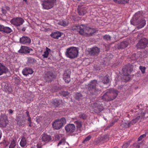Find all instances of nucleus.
I'll use <instances>...</instances> for the list:
<instances>
[{"label": "nucleus", "mask_w": 148, "mask_h": 148, "mask_svg": "<svg viewBox=\"0 0 148 148\" xmlns=\"http://www.w3.org/2000/svg\"><path fill=\"white\" fill-rule=\"evenodd\" d=\"M85 33L84 35L87 34L88 35H91L95 32L96 30L94 28H90L89 27H86L84 28Z\"/></svg>", "instance_id": "6ab92c4d"}, {"label": "nucleus", "mask_w": 148, "mask_h": 148, "mask_svg": "<svg viewBox=\"0 0 148 148\" xmlns=\"http://www.w3.org/2000/svg\"><path fill=\"white\" fill-rule=\"evenodd\" d=\"M91 136L89 135L85 138L84 140L83 141V143H84L85 141H87L89 140L91 138Z\"/></svg>", "instance_id": "a18cd8bd"}, {"label": "nucleus", "mask_w": 148, "mask_h": 148, "mask_svg": "<svg viewBox=\"0 0 148 148\" xmlns=\"http://www.w3.org/2000/svg\"><path fill=\"white\" fill-rule=\"evenodd\" d=\"M61 36V32L58 31L52 32L50 34L51 37L56 39H58Z\"/></svg>", "instance_id": "a878e982"}, {"label": "nucleus", "mask_w": 148, "mask_h": 148, "mask_svg": "<svg viewBox=\"0 0 148 148\" xmlns=\"http://www.w3.org/2000/svg\"><path fill=\"white\" fill-rule=\"evenodd\" d=\"M8 111L10 114L13 113V111L12 109H9L8 110Z\"/></svg>", "instance_id": "bf43d9fd"}, {"label": "nucleus", "mask_w": 148, "mask_h": 148, "mask_svg": "<svg viewBox=\"0 0 148 148\" xmlns=\"http://www.w3.org/2000/svg\"><path fill=\"white\" fill-rule=\"evenodd\" d=\"M82 95L80 93H77L75 94V98L77 100H79L82 98Z\"/></svg>", "instance_id": "58836bf2"}, {"label": "nucleus", "mask_w": 148, "mask_h": 148, "mask_svg": "<svg viewBox=\"0 0 148 148\" xmlns=\"http://www.w3.org/2000/svg\"><path fill=\"white\" fill-rule=\"evenodd\" d=\"M0 32H2L3 33L8 34L12 32L13 31L11 28L9 27L4 26L3 25H0Z\"/></svg>", "instance_id": "9d476101"}, {"label": "nucleus", "mask_w": 148, "mask_h": 148, "mask_svg": "<svg viewBox=\"0 0 148 148\" xmlns=\"http://www.w3.org/2000/svg\"><path fill=\"white\" fill-rule=\"evenodd\" d=\"M146 136L145 134H143L141 135L138 138V140L139 141H140L142 140L143 139L145 138Z\"/></svg>", "instance_id": "49530a36"}, {"label": "nucleus", "mask_w": 148, "mask_h": 148, "mask_svg": "<svg viewBox=\"0 0 148 148\" xmlns=\"http://www.w3.org/2000/svg\"><path fill=\"white\" fill-rule=\"evenodd\" d=\"M87 7L79 5L78 6L77 11L80 15H84L87 12Z\"/></svg>", "instance_id": "2eb2a0df"}, {"label": "nucleus", "mask_w": 148, "mask_h": 148, "mask_svg": "<svg viewBox=\"0 0 148 148\" xmlns=\"http://www.w3.org/2000/svg\"><path fill=\"white\" fill-rule=\"evenodd\" d=\"M75 124L76 125V127L79 130L82 129V122L81 121L79 120L75 121H74Z\"/></svg>", "instance_id": "c85d7f7f"}, {"label": "nucleus", "mask_w": 148, "mask_h": 148, "mask_svg": "<svg viewBox=\"0 0 148 148\" xmlns=\"http://www.w3.org/2000/svg\"><path fill=\"white\" fill-rule=\"evenodd\" d=\"M8 68L5 66L0 63V75L3 74H5L8 72Z\"/></svg>", "instance_id": "393cba45"}, {"label": "nucleus", "mask_w": 148, "mask_h": 148, "mask_svg": "<svg viewBox=\"0 0 148 148\" xmlns=\"http://www.w3.org/2000/svg\"><path fill=\"white\" fill-rule=\"evenodd\" d=\"M100 140V142L104 143L105 141L108 140L107 136H104L103 137H101L98 138Z\"/></svg>", "instance_id": "c9c22d12"}, {"label": "nucleus", "mask_w": 148, "mask_h": 148, "mask_svg": "<svg viewBox=\"0 0 148 148\" xmlns=\"http://www.w3.org/2000/svg\"><path fill=\"white\" fill-rule=\"evenodd\" d=\"M56 1V0H45L42 3L43 7L45 9H51L53 6Z\"/></svg>", "instance_id": "423d86ee"}, {"label": "nucleus", "mask_w": 148, "mask_h": 148, "mask_svg": "<svg viewBox=\"0 0 148 148\" xmlns=\"http://www.w3.org/2000/svg\"><path fill=\"white\" fill-rule=\"evenodd\" d=\"M143 35V34H138V37H139L140 36H142Z\"/></svg>", "instance_id": "e2e57ef3"}, {"label": "nucleus", "mask_w": 148, "mask_h": 148, "mask_svg": "<svg viewBox=\"0 0 148 148\" xmlns=\"http://www.w3.org/2000/svg\"><path fill=\"white\" fill-rule=\"evenodd\" d=\"M129 43L127 41H124L119 43L117 45V48L119 49H123L128 46Z\"/></svg>", "instance_id": "a211bd4d"}, {"label": "nucleus", "mask_w": 148, "mask_h": 148, "mask_svg": "<svg viewBox=\"0 0 148 148\" xmlns=\"http://www.w3.org/2000/svg\"><path fill=\"white\" fill-rule=\"evenodd\" d=\"M121 4H124L127 3L129 0H121Z\"/></svg>", "instance_id": "603ef678"}, {"label": "nucleus", "mask_w": 148, "mask_h": 148, "mask_svg": "<svg viewBox=\"0 0 148 148\" xmlns=\"http://www.w3.org/2000/svg\"><path fill=\"white\" fill-rule=\"evenodd\" d=\"M141 118V116H137L135 119H136V121H137Z\"/></svg>", "instance_id": "6e6d98bb"}, {"label": "nucleus", "mask_w": 148, "mask_h": 148, "mask_svg": "<svg viewBox=\"0 0 148 148\" xmlns=\"http://www.w3.org/2000/svg\"><path fill=\"white\" fill-rule=\"evenodd\" d=\"M137 122L135 119L132 120L130 123H128V126H130L132 125H133Z\"/></svg>", "instance_id": "37998d69"}, {"label": "nucleus", "mask_w": 148, "mask_h": 148, "mask_svg": "<svg viewBox=\"0 0 148 148\" xmlns=\"http://www.w3.org/2000/svg\"><path fill=\"white\" fill-rule=\"evenodd\" d=\"M31 42V39L26 36H23L20 38L19 42L23 44L27 45L30 44Z\"/></svg>", "instance_id": "ddd939ff"}, {"label": "nucleus", "mask_w": 148, "mask_h": 148, "mask_svg": "<svg viewBox=\"0 0 148 148\" xmlns=\"http://www.w3.org/2000/svg\"><path fill=\"white\" fill-rule=\"evenodd\" d=\"M130 145L129 143H125L123 145V148H127Z\"/></svg>", "instance_id": "8fccbe9b"}, {"label": "nucleus", "mask_w": 148, "mask_h": 148, "mask_svg": "<svg viewBox=\"0 0 148 148\" xmlns=\"http://www.w3.org/2000/svg\"><path fill=\"white\" fill-rule=\"evenodd\" d=\"M8 123L7 116L5 114H1L0 117V123L3 126H5Z\"/></svg>", "instance_id": "dca6fc26"}, {"label": "nucleus", "mask_w": 148, "mask_h": 148, "mask_svg": "<svg viewBox=\"0 0 148 148\" xmlns=\"http://www.w3.org/2000/svg\"><path fill=\"white\" fill-rule=\"evenodd\" d=\"M39 119V117H37L36 121V122L38 123L40 122V120Z\"/></svg>", "instance_id": "13d9d810"}, {"label": "nucleus", "mask_w": 148, "mask_h": 148, "mask_svg": "<svg viewBox=\"0 0 148 148\" xmlns=\"http://www.w3.org/2000/svg\"><path fill=\"white\" fill-rule=\"evenodd\" d=\"M27 143V140L24 136L22 137L20 143V145L22 147H24L26 146Z\"/></svg>", "instance_id": "cd10ccee"}, {"label": "nucleus", "mask_w": 148, "mask_h": 148, "mask_svg": "<svg viewBox=\"0 0 148 148\" xmlns=\"http://www.w3.org/2000/svg\"><path fill=\"white\" fill-rule=\"evenodd\" d=\"M145 112H142L140 114L141 119V120L145 118Z\"/></svg>", "instance_id": "3c124183"}, {"label": "nucleus", "mask_w": 148, "mask_h": 148, "mask_svg": "<svg viewBox=\"0 0 148 148\" xmlns=\"http://www.w3.org/2000/svg\"><path fill=\"white\" fill-rule=\"evenodd\" d=\"M16 146V143L14 140L11 142L10 145L9 146V148H14Z\"/></svg>", "instance_id": "ea45409f"}, {"label": "nucleus", "mask_w": 148, "mask_h": 148, "mask_svg": "<svg viewBox=\"0 0 148 148\" xmlns=\"http://www.w3.org/2000/svg\"><path fill=\"white\" fill-rule=\"evenodd\" d=\"M34 61V59L32 58H28L27 63L29 65H30L33 63Z\"/></svg>", "instance_id": "f704fd0d"}, {"label": "nucleus", "mask_w": 148, "mask_h": 148, "mask_svg": "<svg viewBox=\"0 0 148 148\" xmlns=\"http://www.w3.org/2000/svg\"><path fill=\"white\" fill-rule=\"evenodd\" d=\"M58 24L60 25L66 26L69 24V22L67 21L60 20L58 22Z\"/></svg>", "instance_id": "7c9ffc66"}, {"label": "nucleus", "mask_w": 148, "mask_h": 148, "mask_svg": "<svg viewBox=\"0 0 148 148\" xmlns=\"http://www.w3.org/2000/svg\"><path fill=\"white\" fill-rule=\"evenodd\" d=\"M103 38L106 41H110L111 37L110 35L106 34L103 36Z\"/></svg>", "instance_id": "72a5a7b5"}, {"label": "nucleus", "mask_w": 148, "mask_h": 148, "mask_svg": "<svg viewBox=\"0 0 148 148\" xmlns=\"http://www.w3.org/2000/svg\"><path fill=\"white\" fill-rule=\"evenodd\" d=\"M41 138L42 141L44 142L49 141L51 140V136L46 134H43L41 136Z\"/></svg>", "instance_id": "bb28decb"}, {"label": "nucleus", "mask_w": 148, "mask_h": 148, "mask_svg": "<svg viewBox=\"0 0 148 148\" xmlns=\"http://www.w3.org/2000/svg\"><path fill=\"white\" fill-rule=\"evenodd\" d=\"M97 84V80L95 79L91 81L88 85V90L91 94H96L99 92L100 90L96 87Z\"/></svg>", "instance_id": "f03ea898"}, {"label": "nucleus", "mask_w": 148, "mask_h": 148, "mask_svg": "<svg viewBox=\"0 0 148 148\" xmlns=\"http://www.w3.org/2000/svg\"><path fill=\"white\" fill-rule=\"evenodd\" d=\"M123 78L125 80V81H128L130 79V77L129 76H124Z\"/></svg>", "instance_id": "09e8293b"}, {"label": "nucleus", "mask_w": 148, "mask_h": 148, "mask_svg": "<svg viewBox=\"0 0 148 148\" xmlns=\"http://www.w3.org/2000/svg\"><path fill=\"white\" fill-rule=\"evenodd\" d=\"M66 123L65 118H62L60 119H57L54 121L52 123L53 128L56 130L60 129Z\"/></svg>", "instance_id": "20e7f679"}, {"label": "nucleus", "mask_w": 148, "mask_h": 148, "mask_svg": "<svg viewBox=\"0 0 148 148\" xmlns=\"http://www.w3.org/2000/svg\"><path fill=\"white\" fill-rule=\"evenodd\" d=\"M114 1L116 3H121V0H114Z\"/></svg>", "instance_id": "864d4df0"}, {"label": "nucleus", "mask_w": 148, "mask_h": 148, "mask_svg": "<svg viewBox=\"0 0 148 148\" xmlns=\"http://www.w3.org/2000/svg\"><path fill=\"white\" fill-rule=\"evenodd\" d=\"M23 1L26 2V3H27V0H23Z\"/></svg>", "instance_id": "774afa93"}, {"label": "nucleus", "mask_w": 148, "mask_h": 148, "mask_svg": "<svg viewBox=\"0 0 148 148\" xmlns=\"http://www.w3.org/2000/svg\"><path fill=\"white\" fill-rule=\"evenodd\" d=\"M121 125L122 127H129L130 126H128V123H123Z\"/></svg>", "instance_id": "de8ad7c7"}, {"label": "nucleus", "mask_w": 148, "mask_h": 148, "mask_svg": "<svg viewBox=\"0 0 148 148\" xmlns=\"http://www.w3.org/2000/svg\"><path fill=\"white\" fill-rule=\"evenodd\" d=\"M25 120L23 117H19L17 119V124L19 126H23L25 124Z\"/></svg>", "instance_id": "b1692460"}, {"label": "nucleus", "mask_w": 148, "mask_h": 148, "mask_svg": "<svg viewBox=\"0 0 148 148\" xmlns=\"http://www.w3.org/2000/svg\"><path fill=\"white\" fill-rule=\"evenodd\" d=\"M65 128L66 131L69 133L73 132L76 130L75 126L73 124H67L65 126Z\"/></svg>", "instance_id": "4468645a"}, {"label": "nucleus", "mask_w": 148, "mask_h": 148, "mask_svg": "<svg viewBox=\"0 0 148 148\" xmlns=\"http://www.w3.org/2000/svg\"><path fill=\"white\" fill-rule=\"evenodd\" d=\"M26 114L27 115V117H30L29 114V112L28 111H27L26 112Z\"/></svg>", "instance_id": "4d7b16f0"}, {"label": "nucleus", "mask_w": 148, "mask_h": 148, "mask_svg": "<svg viewBox=\"0 0 148 148\" xmlns=\"http://www.w3.org/2000/svg\"><path fill=\"white\" fill-rule=\"evenodd\" d=\"M131 23L134 25H138V29L143 27L146 25V21L143 18L142 13L138 12L136 13L131 20Z\"/></svg>", "instance_id": "f257e3e1"}, {"label": "nucleus", "mask_w": 148, "mask_h": 148, "mask_svg": "<svg viewBox=\"0 0 148 148\" xmlns=\"http://www.w3.org/2000/svg\"><path fill=\"white\" fill-rule=\"evenodd\" d=\"M23 31H25V28H23L22 29Z\"/></svg>", "instance_id": "338daca9"}, {"label": "nucleus", "mask_w": 148, "mask_h": 148, "mask_svg": "<svg viewBox=\"0 0 148 148\" xmlns=\"http://www.w3.org/2000/svg\"><path fill=\"white\" fill-rule=\"evenodd\" d=\"M2 11H3V13H5V10L2 9Z\"/></svg>", "instance_id": "0e129e2a"}, {"label": "nucleus", "mask_w": 148, "mask_h": 148, "mask_svg": "<svg viewBox=\"0 0 148 148\" xmlns=\"http://www.w3.org/2000/svg\"><path fill=\"white\" fill-rule=\"evenodd\" d=\"M27 120L28 121H31V117H28V118L27 119Z\"/></svg>", "instance_id": "052dcab7"}, {"label": "nucleus", "mask_w": 148, "mask_h": 148, "mask_svg": "<svg viewBox=\"0 0 148 148\" xmlns=\"http://www.w3.org/2000/svg\"><path fill=\"white\" fill-rule=\"evenodd\" d=\"M28 123L29 124V126L31 127L32 126V122L31 121H28Z\"/></svg>", "instance_id": "5fc2aeb1"}, {"label": "nucleus", "mask_w": 148, "mask_h": 148, "mask_svg": "<svg viewBox=\"0 0 148 148\" xmlns=\"http://www.w3.org/2000/svg\"><path fill=\"white\" fill-rule=\"evenodd\" d=\"M66 143L65 139L64 138L62 139L58 144V146L60 145H64Z\"/></svg>", "instance_id": "a19ab883"}, {"label": "nucleus", "mask_w": 148, "mask_h": 148, "mask_svg": "<svg viewBox=\"0 0 148 148\" xmlns=\"http://www.w3.org/2000/svg\"><path fill=\"white\" fill-rule=\"evenodd\" d=\"M136 147L137 148H139L140 147V145L139 144H138L137 145H136Z\"/></svg>", "instance_id": "680f3d73"}, {"label": "nucleus", "mask_w": 148, "mask_h": 148, "mask_svg": "<svg viewBox=\"0 0 148 148\" xmlns=\"http://www.w3.org/2000/svg\"><path fill=\"white\" fill-rule=\"evenodd\" d=\"M102 82L104 84H108L110 82V79L108 78V76L106 75L102 79Z\"/></svg>", "instance_id": "2f4dec72"}, {"label": "nucleus", "mask_w": 148, "mask_h": 148, "mask_svg": "<svg viewBox=\"0 0 148 148\" xmlns=\"http://www.w3.org/2000/svg\"><path fill=\"white\" fill-rule=\"evenodd\" d=\"M46 51L44 52V54L42 55V56H43V58H47L48 57V55L49 54V53L51 51L50 49L49 48L47 47H46Z\"/></svg>", "instance_id": "c756f323"}, {"label": "nucleus", "mask_w": 148, "mask_h": 148, "mask_svg": "<svg viewBox=\"0 0 148 148\" xmlns=\"http://www.w3.org/2000/svg\"><path fill=\"white\" fill-rule=\"evenodd\" d=\"M118 93V92L115 90H111L110 92H108V94L111 100H113L116 98L117 95Z\"/></svg>", "instance_id": "4be33fe9"}, {"label": "nucleus", "mask_w": 148, "mask_h": 148, "mask_svg": "<svg viewBox=\"0 0 148 148\" xmlns=\"http://www.w3.org/2000/svg\"><path fill=\"white\" fill-rule=\"evenodd\" d=\"M32 51V49L29 48L27 47L22 46L18 51V52L21 53L26 54L29 53L30 51Z\"/></svg>", "instance_id": "f3484780"}, {"label": "nucleus", "mask_w": 148, "mask_h": 148, "mask_svg": "<svg viewBox=\"0 0 148 148\" xmlns=\"http://www.w3.org/2000/svg\"><path fill=\"white\" fill-rule=\"evenodd\" d=\"M100 52V49L97 47L90 48L89 50V54L91 56H96L98 55Z\"/></svg>", "instance_id": "f8f14e48"}, {"label": "nucleus", "mask_w": 148, "mask_h": 148, "mask_svg": "<svg viewBox=\"0 0 148 148\" xmlns=\"http://www.w3.org/2000/svg\"><path fill=\"white\" fill-rule=\"evenodd\" d=\"M133 69L132 65H126L122 69L123 75L124 76H129L131 72L132 71Z\"/></svg>", "instance_id": "1a4fd4ad"}, {"label": "nucleus", "mask_w": 148, "mask_h": 148, "mask_svg": "<svg viewBox=\"0 0 148 148\" xmlns=\"http://www.w3.org/2000/svg\"><path fill=\"white\" fill-rule=\"evenodd\" d=\"M33 72L32 69L30 67H25L22 71L23 75L26 76L28 75L32 74Z\"/></svg>", "instance_id": "5701e85b"}, {"label": "nucleus", "mask_w": 148, "mask_h": 148, "mask_svg": "<svg viewBox=\"0 0 148 148\" xmlns=\"http://www.w3.org/2000/svg\"><path fill=\"white\" fill-rule=\"evenodd\" d=\"M56 138H59V136H56Z\"/></svg>", "instance_id": "69168bd1"}, {"label": "nucleus", "mask_w": 148, "mask_h": 148, "mask_svg": "<svg viewBox=\"0 0 148 148\" xmlns=\"http://www.w3.org/2000/svg\"><path fill=\"white\" fill-rule=\"evenodd\" d=\"M78 117L80 119L84 120L86 119L87 116L84 114L83 113H81L79 115Z\"/></svg>", "instance_id": "e433bc0d"}, {"label": "nucleus", "mask_w": 148, "mask_h": 148, "mask_svg": "<svg viewBox=\"0 0 148 148\" xmlns=\"http://www.w3.org/2000/svg\"><path fill=\"white\" fill-rule=\"evenodd\" d=\"M78 53L77 48L74 47H71L67 48L65 53L66 56L71 59L77 57Z\"/></svg>", "instance_id": "7ed1b4c3"}, {"label": "nucleus", "mask_w": 148, "mask_h": 148, "mask_svg": "<svg viewBox=\"0 0 148 148\" xmlns=\"http://www.w3.org/2000/svg\"><path fill=\"white\" fill-rule=\"evenodd\" d=\"M55 78V76L51 72H48L45 75L44 78L46 82H51Z\"/></svg>", "instance_id": "9b49d317"}, {"label": "nucleus", "mask_w": 148, "mask_h": 148, "mask_svg": "<svg viewBox=\"0 0 148 148\" xmlns=\"http://www.w3.org/2000/svg\"><path fill=\"white\" fill-rule=\"evenodd\" d=\"M108 94V92H106L102 96V99L105 101H111Z\"/></svg>", "instance_id": "473e14b6"}, {"label": "nucleus", "mask_w": 148, "mask_h": 148, "mask_svg": "<svg viewBox=\"0 0 148 148\" xmlns=\"http://www.w3.org/2000/svg\"><path fill=\"white\" fill-rule=\"evenodd\" d=\"M24 22V20L20 17L14 18L10 21V23L16 26H20L22 25Z\"/></svg>", "instance_id": "6e6552de"}, {"label": "nucleus", "mask_w": 148, "mask_h": 148, "mask_svg": "<svg viewBox=\"0 0 148 148\" xmlns=\"http://www.w3.org/2000/svg\"><path fill=\"white\" fill-rule=\"evenodd\" d=\"M148 44V40L145 38H143L138 42L136 45V47L138 49L145 48Z\"/></svg>", "instance_id": "0eeeda50"}, {"label": "nucleus", "mask_w": 148, "mask_h": 148, "mask_svg": "<svg viewBox=\"0 0 148 148\" xmlns=\"http://www.w3.org/2000/svg\"><path fill=\"white\" fill-rule=\"evenodd\" d=\"M71 72L69 71H66L63 75V78L66 83H69L71 81L70 75Z\"/></svg>", "instance_id": "412c9836"}, {"label": "nucleus", "mask_w": 148, "mask_h": 148, "mask_svg": "<svg viewBox=\"0 0 148 148\" xmlns=\"http://www.w3.org/2000/svg\"><path fill=\"white\" fill-rule=\"evenodd\" d=\"M60 93V95L64 97L68 96L69 94V92L67 91H62Z\"/></svg>", "instance_id": "79ce46f5"}, {"label": "nucleus", "mask_w": 148, "mask_h": 148, "mask_svg": "<svg viewBox=\"0 0 148 148\" xmlns=\"http://www.w3.org/2000/svg\"><path fill=\"white\" fill-rule=\"evenodd\" d=\"M53 103L55 107H58L60 104V101L56 99L54 100Z\"/></svg>", "instance_id": "4c0bfd02"}, {"label": "nucleus", "mask_w": 148, "mask_h": 148, "mask_svg": "<svg viewBox=\"0 0 148 148\" xmlns=\"http://www.w3.org/2000/svg\"><path fill=\"white\" fill-rule=\"evenodd\" d=\"M139 68L140 69L142 73L143 74L145 73L146 68L144 66H140Z\"/></svg>", "instance_id": "c03bdc74"}, {"label": "nucleus", "mask_w": 148, "mask_h": 148, "mask_svg": "<svg viewBox=\"0 0 148 148\" xmlns=\"http://www.w3.org/2000/svg\"><path fill=\"white\" fill-rule=\"evenodd\" d=\"M85 26L84 25H75L71 27L72 30L75 32H77L80 34L83 35L85 33L84 28Z\"/></svg>", "instance_id": "39448f33"}, {"label": "nucleus", "mask_w": 148, "mask_h": 148, "mask_svg": "<svg viewBox=\"0 0 148 148\" xmlns=\"http://www.w3.org/2000/svg\"><path fill=\"white\" fill-rule=\"evenodd\" d=\"M92 107L94 112L96 113L99 112L103 110L101 106L97 103H93L92 105Z\"/></svg>", "instance_id": "aec40b11"}]
</instances>
